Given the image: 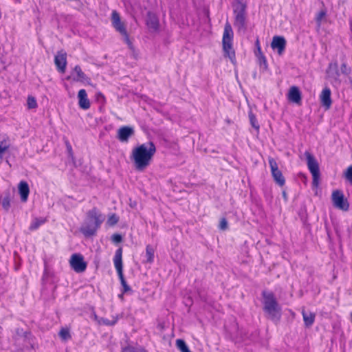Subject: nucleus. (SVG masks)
Masks as SVG:
<instances>
[{
    "mask_svg": "<svg viewBox=\"0 0 352 352\" xmlns=\"http://www.w3.org/2000/svg\"><path fill=\"white\" fill-rule=\"evenodd\" d=\"M228 228V221L225 217H223L220 220L219 228L221 230H226Z\"/></svg>",
    "mask_w": 352,
    "mask_h": 352,
    "instance_id": "38",
    "label": "nucleus"
},
{
    "mask_svg": "<svg viewBox=\"0 0 352 352\" xmlns=\"http://www.w3.org/2000/svg\"><path fill=\"white\" fill-rule=\"evenodd\" d=\"M58 335L64 340H67L71 338V335L67 329L62 328L60 330Z\"/></svg>",
    "mask_w": 352,
    "mask_h": 352,
    "instance_id": "35",
    "label": "nucleus"
},
{
    "mask_svg": "<svg viewBox=\"0 0 352 352\" xmlns=\"http://www.w3.org/2000/svg\"><path fill=\"white\" fill-rule=\"evenodd\" d=\"M10 148V143L8 138L0 137V161L3 159L5 153Z\"/></svg>",
    "mask_w": 352,
    "mask_h": 352,
    "instance_id": "23",
    "label": "nucleus"
},
{
    "mask_svg": "<svg viewBox=\"0 0 352 352\" xmlns=\"http://www.w3.org/2000/svg\"><path fill=\"white\" fill-rule=\"evenodd\" d=\"M69 262L72 268L77 273L84 272L87 269V264L80 254H72Z\"/></svg>",
    "mask_w": 352,
    "mask_h": 352,
    "instance_id": "9",
    "label": "nucleus"
},
{
    "mask_svg": "<svg viewBox=\"0 0 352 352\" xmlns=\"http://www.w3.org/2000/svg\"><path fill=\"white\" fill-rule=\"evenodd\" d=\"M283 196L286 199V192L285 191L283 192Z\"/></svg>",
    "mask_w": 352,
    "mask_h": 352,
    "instance_id": "46",
    "label": "nucleus"
},
{
    "mask_svg": "<svg viewBox=\"0 0 352 352\" xmlns=\"http://www.w3.org/2000/svg\"><path fill=\"white\" fill-rule=\"evenodd\" d=\"M146 262L148 263H152L154 261L155 258V249L151 245H147L146 247Z\"/></svg>",
    "mask_w": 352,
    "mask_h": 352,
    "instance_id": "25",
    "label": "nucleus"
},
{
    "mask_svg": "<svg viewBox=\"0 0 352 352\" xmlns=\"http://www.w3.org/2000/svg\"><path fill=\"white\" fill-rule=\"evenodd\" d=\"M125 293H123V290H122V293L120 294H119L118 297L120 298V299H123V295Z\"/></svg>",
    "mask_w": 352,
    "mask_h": 352,
    "instance_id": "45",
    "label": "nucleus"
},
{
    "mask_svg": "<svg viewBox=\"0 0 352 352\" xmlns=\"http://www.w3.org/2000/svg\"><path fill=\"white\" fill-rule=\"evenodd\" d=\"M233 31L231 25L227 22L224 27L223 35V47L226 56L230 60V64L235 65V53L232 49Z\"/></svg>",
    "mask_w": 352,
    "mask_h": 352,
    "instance_id": "4",
    "label": "nucleus"
},
{
    "mask_svg": "<svg viewBox=\"0 0 352 352\" xmlns=\"http://www.w3.org/2000/svg\"><path fill=\"white\" fill-rule=\"evenodd\" d=\"M98 324H104V325H106V326H113L114 324H116L118 322V317L116 318H114L113 320H110L107 318H100L98 320Z\"/></svg>",
    "mask_w": 352,
    "mask_h": 352,
    "instance_id": "31",
    "label": "nucleus"
},
{
    "mask_svg": "<svg viewBox=\"0 0 352 352\" xmlns=\"http://www.w3.org/2000/svg\"><path fill=\"white\" fill-rule=\"evenodd\" d=\"M104 219V215L96 207H94L87 212L84 223L80 228V232L85 237L96 235Z\"/></svg>",
    "mask_w": 352,
    "mask_h": 352,
    "instance_id": "2",
    "label": "nucleus"
},
{
    "mask_svg": "<svg viewBox=\"0 0 352 352\" xmlns=\"http://www.w3.org/2000/svg\"><path fill=\"white\" fill-rule=\"evenodd\" d=\"M111 240L115 243H120L122 241V236L121 234L116 233L111 236Z\"/></svg>",
    "mask_w": 352,
    "mask_h": 352,
    "instance_id": "39",
    "label": "nucleus"
},
{
    "mask_svg": "<svg viewBox=\"0 0 352 352\" xmlns=\"http://www.w3.org/2000/svg\"><path fill=\"white\" fill-rule=\"evenodd\" d=\"M78 104L79 107L87 110L90 107V102L87 98V94L85 89H80L78 94Z\"/></svg>",
    "mask_w": 352,
    "mask_h": 352,
    "instance_id": "21",
    "label": "nucleus"
},
{
    "mask_svg": "<svg viewBox=\"0 0 352 352\" xmlns=\"http://www.w3.org/2000/svg\"><path fill=\"white\" fill-rule=\"evenodd\" d=\"M111 21L112 26L122 36L124 41L127 44L129 48L133 50V43L126 31V23L121 20V17L116 10L112 12Z\"/></svg>",
    "mask_w": 352,
    "mask_h": 352,
    "instance_id": "5",
    "label": "nucleus"
},
{
    "mask_svg": "<svg viewBox=\"0 0 352 352\" xmlns=\"http://www.w3.org/2000/svg\"><path fill=\"white\" fill-rule=\"evenodd\" d=\"M16 333L18 335H20V333H22L23 337L27 339L29 338V337L31 336V333L30 332H28V331L23 332V329H16Z\"/></svg>",
    "mask_w": 352,
    "mask_h": 352,
    "instance_id": "41",
    "label": "nucleus"
},
{
    "mask_svg": "<svg viewBox=\"0 0 352 352\" xmlns=\"http://www.w3.org/2000/svg\"><path fill=\"white\" fill-rule=\"evenodd\" d=\"M268 162L274 182L280 186H284L285 179L282 172L279 170L276 160L273 157H269Z\"/></svg>",
    "mask_w": 352,
    "mask_h": 352,
    "instance_id": "8",
    "label": "nucleus"
},
{
    "mask_svg": "<svg viewBox=\"0 0 352 352\" xmlns=\"http://www.w3.org/2000/svg\"><path fill=\"white\" fill-rule=\"evenodd\" d=\"M342 69V67H341ZM350 72V67H343V70L342 71V73L343 74H347Z\"/></svg>",
    "mask_w": 352,
    "mask_h": 352,
    "instance_id": "43",
    "label": "nucleus"
},
{
    "mask_svg": "<svg viewBox=\"0 0 352 352\" xmlns=\"http://www.w3.org/2000/svg\"><path fill=\"white\" fill-rule=\"evenodd\" d=\"M94 318H95L96 320H98V316H97V315H96V314L94 315Z\"/></svg>",
    "mask_w": 352,
    "mask_h": 352,
    "instance_id": "47",
    "label": "nucleus"
},
{
    "mask_svg": "<svg viewBox=\"0 0 352 352\" xmlns=\"http://www.w3.org/2000/svg\"><path fill=\"white\" fill-rule=\"evenodd\" d=\"M46 221L43 218H35L31 223L29 230L31 231L37 230L41 225L44 224Z\"/></svg>",
    "mask_w": 352,
    "mask_h": 352,
    "instance_id": "28",
    "label": "nucleus"
},
{
    "mask_svg": "<svg viewBox=\"0 0 352 352\" xmlns=\"http://www.w3.org/2000/svg\"><path fill=\"white\" fill-rule=\"evenodd\" d=\"M302 315L303 317V320H304L305 327H310L311 326H312V324H314V322L315 321V317H316L315 314L312 313V312L307 313L305 310H302Z\"/></svg>",
    "mask_w": 352,
    "mask_h": 352,
    "instance_id": "22",
    "label": "nucleus"
},
{
    "mask_svg": "<svg viewBox=\"0 0 352 352\" xmlns=\"http://www.w3.org/2000/svg\"><path fill=\"white\" fill-rule=\"evenodd\" d=\"M331 94V92L330 89L326 87L322 89V93L320 96L321 104L326 109H329L332 104Z\"/></svg>",
    "mask_w": 352,
    "mask_h": 352,
    "instance_id": "15",
    "label": "nucleus"
},
{
    "mask_svg": "<svg viewBox=\"0 0 352 352\" xmlns=\"http://www.w3.org/2000/svg\"><path fill=\"white\" fill-rule=\"evenodd\" d=\"M66 79L88 85L91 84V79L82 72L80 67H74L71 74L66 77Z\"/></svg>",
    "mask_w": 352,
    "mask_h": 352,
    "instance_id": "11",
    "label": "nucleus"
},
{
    "mask_svg": "<svg viewBox=\"0 0 352 352\" xmlns=\"http://www.w3.org/2000/svg\"><path fill=\"white\" fill-rule=\"evenodd\" d=\"M326 12L324 10H321L318 12L316 17V21L317 23V30H318L321 26L322 21L325 19Z\"/></svg>",
    "mask_w": 352,
    "mask_h": 352,
    "instance_id": "32",
    "label": "nucleus"
},
{
    "mask_svg": "<svg viewBox=\"0 0 352 352\" xmlns=\"http://www.w3.org/2000/svg\"><path fill=\"white\" fill-rule=\"evenodd\" d=\"M54 61L56 66H66L67 54L63 51L58 52Z\"/></svg>",
    "mask_w": 352,
    "mask_h": 352,
    "instance_id": "24",
    "label": "nucleus"
},
{
    "mask_svg": "<svg viewBox=\"0 0 352 352\" xmlns=\"http://www.w3.org/2000/svg\"><path fill=\"white\" fill-rule=\"evenodd\" d=\"M18 189L21 197V201L22 202H26L30 194V188L28 184L25 181H21L19 184Z\"/></svg>",
    "mask_w": 352,
    "mask_h": 352,
    "instance_id": "20",
    "label": "nucleus"
},
{
    "mask_svg": "<svg viewBox=\"0 0 352 352\" xmlns=\"http://www.w3.org/2000/svg\"><path fill=\"white\" fill-rule=\"evenodd\" d=\"M12 198V195L9 189L6 190L2 195H0V202L6 212H8L11 207Z\"/></svg>",
    "mask_w": 352,
    "mask_h": 352,
    "instance_id": "19",
    "label": "nucleus"
},
{
    "mask_svg": "<svg viewBox=\"0 0 352 352\" xmlns=\"http://www.w3.org/2000/svg\"><path fill=\"white\" fill-rule=\"evenodd\" d=\"M58 71L60 74H64L66 71L67 67H57Z\"/></svg>",
    "mask_w": 352,
    "mask_h": 352,
    "instance_id": "44",
    "label": "nucleus"
},
{
    "mask_svg": "<svg viewBox=\"0 0 352 352\" xmlns=\"http://www.w3.org/2000/svg\"><path fill=\"white\" fill-rule=\"evenodd\" d=\"M344 177L346 179L352 183V165L349 166L344 172Z\"/></svg>",
    "mask_w": 352,
    "mask_h": 352,
    "instance_id": "37",
    "label": "nucleus"
},
{
    "mask_svg": "<svg viewBox=\"0 0 352 352\" xmlns=\"http://www.w3.org/2000/svg\"><path fill=\"white\" fill-rule=\"evenodd\" d=\"M134 135V129L129 126H121L117 133V138L121 142H128L129 138Z\"/></svg>",
    "mask_w": 352,
    "mask_h": 352,
    "instance_id": "12",
    "label": "nucleus"
},
{
    "mask_svg": "<svg viewBox=\"0 0 352 352\" xmlns=\"http://www.w3.org/2000/svg\"><path fill=\"white\" fill-rule=\"evenodd\" d=\"M96 100L102 103V104H104L106 101V99H105V97L101 93V92H98L96 95Z\"/></svg>",
    "mask_w": 352,
    "mask_h": 352,
    "instance_id": "40",
    "label": "nucleus"
},
{
    "mask_svg": "<svg viewBox=\"0 0 352 352\" xmlns=\"http://www.w3.org/2000/svg\"><path fill=\"white\" fill-rule=\"evenodd\" d=\"M176 346L181 352H191L185 341L182 339L176 340Z\"/></svg>",
    "mask_w": 352,
    "mask_h": 352,
    "instance_id": "29",
    "label": "nucleus"
},
{
    "mask_svg": "<svg viewBox=\"0 0 352 352\" xmlns=\"http://www.w3.org/2000/svg\"><path fill=\"white\" fill-rule=\"evenodd\" d=\"M286 41L283 36H275L272 38L271 47L274 50H277L279 54H281L285 50Z\"/></svg>",
    "mask_w": 352,
    "mask_h": 352,
    "instance_id": "14",
    "label": "nucleus"
},
{
    "mask_svg": "<svg viewBox=\"0 0 352 352\" xmlns=\"http://www.w3.org/2000/svg\"><path fill=\"white\" fill-rule=\"evenodd\" d=\"M66 146H67V149L68 151V153H69V155H72V148L71 144L67 142L66 143Z\"/></svg>",
    "mask_w": 352,
    "mask_h": 352,
    "instance_id": "42",
    "label": "nucleus"
},
{
    "mask_svg": "<svg viewBox=\"0 0 352 352\" xmlns=\"http://www.w3.org/2000/svg\"><path fill=\"white\" fill-rule=\"evenodd\" d=\"M332 200L335 207L344 211L349 210V204L347 200L344 199V194L341 190H337L333 192Z\"/></svg>",
    "mask_w": 352,
    "mask_h": 352,
    "instance_id": "10",
    "label": "nucleus"
},
{
    "mask_svg": "<svg viewBox=\"0 0 352 352\" xmlns=\"http://www.w3.org/2000/svg\"><path fill=\"white\" fill-rule=\"evenodd\" d=\"M118 221H119V217L116 214L113 213L109 216L107 223L109 226H113L116 224H117Z\"/></svg>",
    "mask_w": 352,
    "mask_h": 352,
    "instance_id": "34",
    "label": "nucleus"
},
{
    "mask_svg": "<svg viewBox=\"0 0 352 352\" xmlns=\"http://www.w3.org/2000/svg\"><path fill=\"white\" fill-rule=\"evenodd\" d=\"M256 45L257 50H258V52L256 53V56L258 58L259 64L260 65H263V64L265 65L266 60H265V56H263V54L261 52V47L259 46V41L258 39L256 40Z\"/></svg>",
    "mask_w": 352,
    "mask_h": 352,
    "instance_id": "33",
    "label": "nucleus"
},
{
    "mask_svg": "<svg viewBox=\"0 0 352 352\" xmlns=\"http://www.w3.org/2000/svg\"><path fill=\"white\" fill-rule=\"evenodd\" d=\"M146 25L151 32H157L159 30L160 23L157 16L151 12L147 14Z\"/></svg>",
    "mask_w": 352,
    "mask_h": 352,
    "instance_id": "13",
    "label": "nucleus"
},
{
    "mask_svg": "<svg viewBox=\"0 0 352 352\" xmlns=\"http://www.w3.org/2000/svg\"><path fill=\"white\" fill-rule=\"evenodd\" d=\"M305 155L307 157L308 168L313 177V185L317 186L320 177L319 164L315 157L309 152L306 151Z\"/></svg>",
    "mask_w": 352,
    "mask_h": 352,
    "instance_id": "7",
    "label": "nucleus"
},
{
    "mask_svg": "<svg viewBox=\"0 0 352 352\" xmlns=\"http://www.w3.org/2000/svg\"><path fill=\"white\" fill-rule=\"evenodd\" d=\"M248 117L251 126L256 131L257 133H258L260 125L257 121L256 116L253 113L252 110L248 112Z\"/></svg>",
    "mask_w": 352,
    "mask_h": 352,
    "instance_id": "27",
    "label": "nucleus"
},
{
    "mask_svg": "<svg viewBox=\"0 0 352 352\" xmlns=\"http://www.w3.org/2000/svg\"><path fill=\"white\" fill-rule=\"evenodd\" d=\"M121 352H148L144 347L142 346L128 345L122 348Z\"/></svg>",
    "mask_w": 352,
    "mask_h": 352,
    "instance_id": "26",
    "label": "nucleus"
},
{
    "mask_svg": "<svg viewBox=\"0 0 352 352\" xmlns=\"http://www.w3.org/2000/svg\"><path fill=\"white\" fill-rule=\"evenodd\" d=\"M119 279L120 280L123 293H128V292H132V289L129 285H128L124 277V274H122V275H118Z\"/></svg>",
    "mask_w": 352,
    "mask_h": 352,
    "instance_id": "30",
    "label": "nucleus"
},
{
    "mask_svg": "<svg viewBox=\"0 0 352 352\" xmlns=\"http://www.w3.org/2000/svg\"><path fill=\"white\" fill-rule=\"evenodd\" d=\"M155 152L156 146L153 142L135 147L131 156L135 169L143 172L150 165Z\"/></svg>",
    "mask_w": 352,
    "mask_h": 352,
    "instance_id": "1",
    "label": "nucleus"
},
{
    "mask_svg": "<svg viewBox=\"0 0 352 352\" xmlns=\"http://www.w3.org/2000/svg\"><path fill=\"white\" fill-rule=\"evenodd\" d=\"M28 109H35L37 107V102L34 97L28 96L27 99Z\"/></svg>",
    "mask_w": 352,
    "mask_h": 352,
    "instance_id": "36",
    "label": "nucleus"
},
{
    "mask_svg": "<svg viewBox=\"0 0 352 352\" xmlns=\"http://www.w3.org/2000/svg\"><path fill=\"white\" fill-rule=\"evenodd\" d=\"M288 100L296 104H300L302 100L301 92L296 86H292L287 94Z\"/></svg>",
    "mask_w": 352,
    "mask_h": 352,
    "instance_id": "18",
    "label": "nucleus"
},
{
    "mask_svg": "<svg viewBox=\"0 0 352 352\" xmlns=\"http://www.w3.org/2000/svg\"><path fill=\"white\" fill-rule=\"evenodd\" d=\"M263 297V310L267 317L277 323L281 318V307L278 304L275 294L272 292L264 290L261 293Z\"/></svg>",
    "mask_w": 352,
    "mask_h": 352,
    "instance_id": "3",
    "label": "nucleus"
},
{
    "mask_svg": "<svg viewBox=\"0 0 352 352\" xmlns=\"http://www.w3.org/2000/svg\"><path fill=\"white\" fill-rule=\"evenodd\" d=\"M327 78L331 84H340V72L339 67H328L327 71Z\"/></svg>",
    "mask_w": 352,
    "mask_h": 352,
    "instance_id": "16",
    "label": "nucleus"
},
{
    "mask_svg": "<svg viewBox=\"0 0 352 352\" xmlns=\"http://www.w3.org/2000/svg\"><path fill=\"white\" fill-rule=\"evenodd\" d=\"M113 263L118 272V275H122V274H123L122 248H119L116 250L113 257Z\"/></svg>",
    "mask_w": 352,
    "mask_h": 352,
    "instance_id": "17",
    "label": "nucleus"
},
{
    "mask_svg": "<svg viewBox=\"0 0 352 352\" xmlns=\"http://www.w3.org/2000/svg\"><path fill=\"white\" fill-rule=\"evenodd\" d=\"M245 10L246 2L245 0H235L234 4V12L235 15L234 25L239 31L245 30Z\"/></svg>",
    "mask_w": 352,
    "mask_h": 352,
    "instance_id": "6",
    "label": "nucleus"
}]
</instances>
